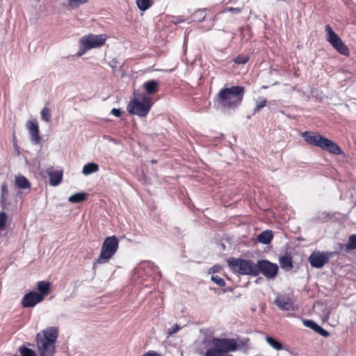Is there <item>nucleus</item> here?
<instances>
[{"mask_svg":"<svg viewBox=\"0 0 356 356\" xmlns=\"http://www.w3.org/2000/svg\"><path fill=\"white\" fill-rule=\"evenodd\" d=\"M58 336V330L56 327H47L37 334L36 343L40 356L53 355Z\"/></svg>","mask_w":356,"mask_h":356,"instance_id":"obj_1","label":"nucleus"},{"mask_svg":"<svg viewBox=\"0 0 356 356\" xmlns=\"http://www.w3.org/2000/svg\"><path fill=\"white\" fill-rule=\"evenodd\" d=\"M245 88L243 86H232L222 88L217 96L218 103L222 107L235 108L243 100Z\"/></svg>","mask_w":356,"mask_h":356,"instance_id":"obj_2","label":"nucleus"},{"mask_svg":"<svg viewBox=\"0 0 356 356\" xmlns=\"http://www.w3.org/2000/svg\"><path fill=\"white\" fill-rule=\"evenodd\" d=\"M212 347L208 348L204 356H233L229 352H234L238 349V343L234 339L213 338Z\"/></svg>","mask_w":356,"mask_h":356,"instance_id":"obj_3","label":"nucleus"},{"mask_svg":"<svg viewBox=\"0 0 356 356\" xmlns=\"http://www.w3.org/2000/svg\"><path fill=\"white\" fill-rule=\"evenodd\" d=\"M301 136L309 145L321 147L335 154H339L341 152V148L337 143L318 133L305 131Z\"/></svg>","mask_w":356,"mask_h":356,"instance_id":"obj_4","label":"nucleus"},{"mask_svg":"<svg viewBox=\"0 0 356 356\" xmlns=\"http://www.w3.org/2000/svg\"><path fill=\"white\" fill-rule=\"evenodd\" d=\"M152 99L147 95H139L131 100L127 106L129 113L139 117H145L152 106Z\"/></svg>","mask_w":356,"mask_h":356,"instance_id":"obj_5","label":"nucleus"},{"mask_svg":"<svg viewBox=\"0 0 356 356\" xmlns=\"http://www.w3.org/2000/svg\"><path fill=\"white\" fill-rule=\"evenodd\" d=\"M118 247V240L115 236L106 237L102 245L100 254L93 264V268L97 264L107 263L116 253Z\"/></svg>","mask_w":356,"mask_h":356,"instance_id":"obj_6","label":"nucleus"},{"mask_svg":"<svg viewBox=\"0 0 356 356\" xmlns=\"http://www.w3.org/2000/svg\"><path fill=\"white\" fill-rule=\"evenodd\" d=\"M106 38L107 36L105 34H88L83 36L79 41V49L77 52V56L80 57L89 49L103 46Z\"/></svg>","mask_w":356,"mask_h":356,"instance_id":"obj_7","label":"nucleus"},{"mask_svg":"<svg viewBox=\"0 0 356 356\" xmlns=\"http://www.w3.org/2000/svg\"><path fill=\"white\" fill-rule=\"evenodd\" d=\"M227 262L229 266L234 272L241 275H257L256 264L251 261L242 259H229Z\"/></svg>","mask_w":356,"mask_h":356,"instance_id":"obj_8","label":"nucleus"},{"mask_svg":"<svg viewBox=\"0 0 356 356\" xmlns=\"http://www.w3.org/2000/svg\"><path fill=\"white\" fill-rule=\"evenodd\" d=\"M334 254V252L314 251L308 257V261L312 267L321 268Z\"/></svg>","mask_w":356,"mask_h":356,"instance_id":"obj_9","label":"nucleus"},{"mask_svg":"<svg viewBox=\"0 0 356 356\" xmlns=\"http://www.w3.org/2000/svg\"><path fill=\"white\" fill-rule=\"evenodd\" d=\"M278 266L268 260H259L256 264L257 275L262 273L266 277L273 279L275 277L278 272Z\"/></svg>","mask_w":356,"mask_h":356,"instance_id":"obj_10","label":"nucleus"},{"mask_svg":"<svg viewBox=\"0 0 356 356\" xmlns=\"http://www.w3.org/2000/svg\"><path fill=\"white\" fill-rule=\"evenodd\" d=\"M325 31L327 35V40L332 46L342 54H348V48L341 38L333 31L330 25L325 26Z\"/></svg>","mask_w":356,"mask_h":356,"instance_id":"obj_11","label":"nucleus"},{"mask_svg":"<svg viewBox=\"0 0 356 356\" xmlns=\"http://www.w3.org/2000/svg\"><path fill=\"white\" fill-rule=\"evenodd\" d=\"M42 300V295H39V293L35 291H31L24 296L22 299V305L24 307H34Z\"/></svg>","mask_w":356,"mask_h":356,"instance_id":"obj_12","label":"nucleus"},{"mask_svg":"<svg viewBox=\"0 0 356 356\" xmlns=\"http://www.w3.org/2000/svg\"><path fill=\"white\" fill-rule=\"evenodd\" d=\"M26 129L31 136L32 143L38 145L41 142V137L39 134V127L36 121L29 120L26 124Z\"/></svg>","mask_w":356,"mask_h":356,"instance_id":"obj_13","label":"nucleus"},{"mask_svg":"<svg viewBox=\"0 0 356 356\" xmlns=\"http://www.w3.org/2000/svg\"><path fill=\"white\" fill-rule=\"evenodd\" d=\"M274 303L282 310H294L293 302L288 296H280L274 301Z\"/></svg>","mask_w":356,"mask_h":356,"instance_id":"obj_14","label":"nucleus"},{"mask_svg":"<svg viewBox=\"0 0 356 356\" xmlns=\"http://www.w3.org/2000/svg\"><path fill=\"white\" fill-rule=\"evenodd\" d=\"M47 175L49 178V184L53 186H58L60 184L63 179L62 170H48Z\"/></svg>","mask_w":356,"mask_h":356,"instance_id":"obj_15","label":"nucleus"},{"mask_svg":"<svg viewBox=\"0 0 356 356\" xmlns=\"http://www.w3.org/2000/svg\"><path fill=\"white\" fill-rule=\"evenodd\" d=\"M303 324L305 326L314 330L316 333L323 337H327L330 336V333L327 330L322 328L312 320H303Z\"/></svg>","mask_w":356,"mask_h":356,"instance_id":"obj_16","label":"nucleus"},{"mask_svg":"<svg viewBox=\"0 0 356 356\" xmlns=\"http://www.w3.org/2000/svg\"><path fill=\"white\" fill-rule=\"evenodd\" d=\"M159 82L156 80H149L144 83L143 88L147 92V95L149 96L156 93L159 90Z\"/></svg>","mask_w":356,"mask_h":356,"instance_id":"obj_17","label":"nucleus"},{"mask_svg":"<svg viewBox=\"0 0 356 356\" xmlns=\"http://www.w3.org/2000/svg\"><path fill=\"white\" fill-rule=\"evenodd\" d=\"M15 185L16 187L22 189H27L31 187L29 181L22 175L15 177Z\"/></svg>","mask_w":356,"mask_h":356,"instance_id":"obj_18","label":"nucleus"},{"mask_svg":"<svg viewBox=\"0 0 356 356\" xmlns=\"http://www.w3.org/2000/svg\"><path fill=\"white\" fill-rule=\"evenodd\" d=\"M51 284L48 282L40 281L37 284V289L40 291L39 295H42L43 298L50 293Z\"/></svg>","mask_w":356,"mask_h":356,"instance_id":"obj_19","label":"nucleus"},{"mask_svg":"<svg viewBox=\"0 0 356 356\" xmlns=\"http://www.w3.org/2000/svg\"><path fill=\"white\" fill-rule=\"evenodd\" d=\"M273 232L271 231L262 232L257 237L259 242L263 244H268L273 239Z\"/></svg>","mask_w":356,"mask_h":356,"instance_id":"obj_20","label":"nucleus"},{"mask_svg":"<svg viewBox=\"0 0 356 356\" xmlns=\"http://www.w3.org/2000/svg\"><path fill=\"white\" fill-rule=\"evenodd\" d=\"M280 264L282 268L289 270L292 268V259L290 256L284 255L280 259Z\"/></svg>","mask_w":356,"mask_h":356,"instance_id":"obj_21","label":"nucleus"},{"mask_svg":"<svg viewBox=\"0 0 356 356\" xmlns=\"http://www.w3.org/2000/svg\"><path fill=\"white\" fill-rule=\"evenodd\" d=\"M99 170V165L95 163H88L86 164L82 170V172L85 175L95 173Z\"/></svg>","mask_w":356,"mask_h":356,"instance_id":"obj_22","label":"nucleus"},{"mask_svg":"<svg viewBox=\"0 0 356 356\" xmlns=\"http://www.w3.org/2000/svg\"><path fill=\"white\" fill-rule=\"evenodd\" d=\"M266 341L269 346H270L273 349L276 350H281L283 349L282 343L271 337H266Z\"/></svg>","mask_w":356,"mask_h":356,"instance_id":"obj_23","label":"nucleus"},{"mask_svg":"<svg viewBox=\"0 0 356 356\" xmlns=\"http://www.w3.org/2000/svg\"><path fill=\"white\" fill-rule=\"evenodd\" d=\"M86 194L85 193H76L68 198V201L72 203H79L85 201Z\"/></svg>","mask_w":356,"mask_h":356,"instance_id":"obj_24","label":"nucleus"},{"mask_svg":"<svg viewBox=\"0 0 356 356\" xmlns=\"http://www.w3.org/2000/svg\"><path fill=\"white\" fill-rule=\"evenodd\" d=\"M8 193V189L6 183H2L1 186V200L0 204L3 209H5V204L6 202V196Z\"/></svg>","mask_w":356,"mask_h":356,"instance_id":"obj_25","label":"nucleus"},{"mask_svg":"<svg viewBox=\"0 0 356 356\" xmlns=\"http://www.w3.org/2000/svg\"><path fill=\"white\" fill-rule=\"evenodd\" d=\"M207 9H199L193 15L192 18L193 21L202 22L206 17Z\"/></svg>","mask_w":356,"mask_h":356,"instance_id":"obj_26","label":"nucleus"},{"mask_svg":"<svg viewBox=\"0 0 356 356\" xmlns=\"http://www.w3.org/2000/svg\"><path fill=\"white\" fill-rule=\"evenodd\" d=\"M136 4L140 10L144 11L150 8L152 3L151 0H136Z\"/></svg>","mask_w":356,"mask_h":356,"instance_id":"obj_27","label":"nucleus"},{"mask_svg":"<svg viewBox=\"0 0 356 356\" xmlns=\"http://www.w3.org/2000/svg\"><path fill=\"white\" fill-rule=\"evenodd\" d=\"M40 115H41V119L43 121L46 122H49L50 121L51 113H50V110L49 108L44 107L41 111Z\"/></svg>","mask_w":356,"mask_h":356,"instance_id":"obj_28","label":"nucleus"},{"mask_svg":"<svg viewBox=\"0 0 356 356\" xmlns=\"http://www.w3.org/2000/svg\"><path fill=\"white\" fill-rule=\"evenodd\" d=\"M356 249V234L349 236L348 243L346 244V250Z\"/></svg>","mask_w":356,"mask_h":356,"instance_id":"obj_29","label":"nucleus"},{"mask_svg":"<svg viewBox=\"0 0 356 356\" xmlns=\"http://www.w3.org/2000/svg\"><path fill=\"white\" fill-rule=\"evenodd\" d=\"M19 350L22 356H36V353L34 350L24 346H21Z\"/></svg>","mask_w":356,"mask_h":356,"instance_id":"obj_30","label":"nucleus"},{"mask_svg":"<svg viewBox=\"0 0 356 356\" xmlns=\"http://www.w3.org/2000/svg\"><path fill=\"white\" fill-rule=\"evenodd\" d=\"M266 99L264 97H259L256 100V106L254 109V113L261 110L266 105Z\"/></svg>","mask_w":356,"mask_h":356,"instance_id":"obj_31","label":"nucleus"},{"mask_svg":"<svg viewBox=\"0 0 356 356\" xmlns=\"http://www.w3.org/2000/svg\"><path fill=\"white\" fill-rule=\"evenodd\" d=\"M88 0H69L68 1V6L72 8H76L79 6L84 4L88 2Z\"/></svg>","mask_w":356,"mask_h":356,"instance_id":"obj_32","label":"nucleus"},{"mask_svg":"<svg viewBox=\"0 0 356 356\" xmlns=\"http://www.w3.org/2000/svg\"><path fill=\"white\" fill-rule=\"evenodd\" d=\"M211 280L220 286H223L225 285V282L224 280L218 275L211 276Z\"/></svg>","mask_w":356,"mask_h":356,"instance_id":"obj_33","label":"nucleus"},{"mask_svg":"<svg viewBox=\"0 0 356 356\" xmlns=\"http://www.w3.org/2000/svg\"><path fill=\"white\" fill-rule=\"evenodd\" d=\"M7 215L5 212L2 211L0 213V229H2L6 223Z\"/></svg>","mask_w":356,"mask_h":356,"instance_id":"obj_34","label":"nucleus"},{"mask_svg":"<svg viewBox=\"0 0 356 356\" xmlns=\"http://www.w3.org/2000/svg\"><path fill=\"white\" fill-rule=\"evenodd\" d=\"M248 57L247 56L239 55L235 59V63L238 64H245L248 62Z\"/></svg>","mask_w":356,"mask_h":356,"instance_id":"obj_35","label":"nucleus"},{"mask_svg":"<svg viewBox=\"0 0 356 356\" xmlns=\"http://www.w3.org/2000/svg\"><path fill=\"white\" fill-rule=\"evenodd\" d=\"M180 330V326L178 325H175L173 327L169 329L167 332V337H170L173 334H175Z\"/></svg>","mask_w":356,"mask_h":356,"instance_id":"obj_36","label":"nucleus"},{"mask_svg":"<svg viewBox=\"0 0 356 356\" xmlns=\"http://www.w3.org/2000/svg\"><path fill=\"white\" fill-rule=\"evenodd\" d=\"M226 10L232 13V14H238L242 11V8L229 7L226 9Z\"/></svg>","mask_w":356,"mask_h":356,"instance_id":"obj_37","label":"nucleus"},{"mask_svg":"<svg viewBox=\"0 0 356 356\" xmlns=\"http://www.w3.org/2000/svg\"><path fill=\"white\" fill-rule=\"evenodd\" d=\"M184 21H185V19H184L181 17H179L173 18L171 22H172V23H173L175 24H178L179 23L183 22Z\"/></svg>","mask_w":356,"mask_h":356,"instance_id":"obj_38","label":"nucleus"},{"mask_svg":"<svg viewBox=\"0 0 356 356\" xmlns=\"http://www.w3.org/2000/svg\"><path fill=\"white\" fill-rule=\"evenodd\" d=\"M111 113L116 117H120L121 115V111L118 108H113L111 111Z\"/></svg>","mask_w":356,"mask_h":356,"instance_id":"obj_39","label":"nucleus"},{"mask_svg":"<svg viewBox=\"0 0 356 356\" xmlns=\"http://www.w3.org/2000/svg\"><path fill=\"white\" fill-rule=\"evenodd\" d=\"M143 356H160V355L156 352L149 351L148 353L144 354Z\"/></svg>","mask_w":356,"mask_h":356,"instance_id":"obj_40","label":"nucleus"},{"mask_svg":"<svg viewBox=\"0 0 356 356\" xmlns=\"http://www.w3.org/2000/svg\"><path fill=\"white\" fill-rule=\"evenodd\" d=\"M152 163H156V161L155 160H152Z\"/></svg>","mask_w":356,"mask_h":356,"instance_id":"obj_41","label":"nucleus"}]
</instances>
